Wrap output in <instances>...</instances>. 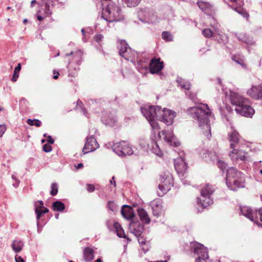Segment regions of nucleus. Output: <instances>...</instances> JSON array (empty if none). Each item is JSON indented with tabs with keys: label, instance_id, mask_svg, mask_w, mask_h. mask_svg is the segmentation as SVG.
Instances as JSON below:
<instances>
[{
	"label": "nucleus",
	"instance_id": "f257e3e1",
	"mask_svg": "<svg viewBox=\"0 0 262 262\" xmlns=\"http://www.w3.org/2000/svg\"><path fill=\"white\" fill-rule=\"evenodd\" d=\"M187 113L192 118L197 121L199 126L204 130V134L209 138L211 134V123L214 120V115L212 114L207 104H201L198 106L189 107Z\"/></svg>",
	"mask_w": 262,
	"mask_h": 262
},
{
	"label": "nucleus",
	"instance_id": "f03ea898",
	"mask_svg": "<svg viewBox=\"0 0 262 262\" xmlns=\"http://www.w3.org/2000/svg\"><path fill=\"white\" fill-rule=\"evenodd\" d=\"M226 183L229 189L236 191L237 188L244 187V176L236 168L230 167L227 170Z\"/></svg>",
	"mask_w": 262,
	"mask_h": 262
},
{
	"label": "nucleus",
	"instance_id": "7ed1b4c3",
	"mask_svg": "<svg viewBox=\"0 0 262 262\" xmlns=\"http://www.w3.org/2000/svg\"><path fill=\"white\" fill-rule=\"evenodd\" d=\"M210 19V28L203 29L202 31V34L206 38L213 37L218 41L224 43L228 42V37L221 31L220 24L215 22L214 17Z\"/></svg>",
	"mask_w": 262,
	"mask_h": 262
},
{
	"label": "nucleus",
	"instance_id": "20e7f679",
	"mask_svg": "<svg viewBox=\"0 0 262 262\" xmlns=\"http://www.w3.org/2000/svg\"><path fill=\"white\" fill-rule=\"evenodd\" d=\"M100 18L108 22L118 21L124 19V15L120 8L112 3L102 8Z\"/></svg>",
	"mask_w": 262,
	"mask_h": 262
},
{
	"label": "nucleus",
	"instance_id": "39448f33",
	"mask_svg": "<svg viewBox=\"0 0 262 262\" xmlns=\"http://www.w3.org/2000/svg\"><path fill=\"white\" fill-rule=\"evenodd\" d=\"M142 115L149 123L152 128L159 129V125L156 120H158L161 113V107L159 106H149L141 107Z\"/></svg>",
	"mask_w": 262,
	"mask_h": 262
},
{
	"label": "nucleus",
	"instance_id": "423d86ee",
	"mask_svg": "<svg viewBox=\"0 0 262 262\" xmlns=\"http://www.w3.org/2000/svg\"><path fill=\"white\" fill-rule=\"evenodd\" d=\"M66 56H70L68 65L69 75L75 77L80 69L79 66L81 63L82 53L80 50L71 52L70 54H66Z\"/></svg>",
	"mask_w": 262,
	"mask_h": 262
},
{
	"label": "nucleus",
	"instance_id": "0eeeda50",
	"mask_svg": "<svg viewBox=\"0 0 262 262\" xmlns=\"http://www.w3.org/2000/svg\"><path fill=\"white\" fill-rule=\"evenodd\" d=\"M215 190L213 185L207 184L203 187L201 191V196L198 198V203L203 208L211 205L213 203V200L211 195Z\"/></svg>",
	"mask_w": 262,
	"mask_h": 262
},
{
	"label": "nucleus",
	"instance_id": "6e6552de",
	"mask_svg": "<svg viewBox=\"0 0 262 262\" xmlns=\"http://www.w3.org/2000/svg\"><path fill=\"white\" fill-rule=\"evenodd\" d=\"M119 54L125 59L135 63L138 59V53L128 47L125 40H121L118 45Z\"/></svg>",
	"mask_w": 262,
	"mask_h": 262
},
{
	"label": "nucleus",
	"instance_id": "1a4fd4ad",
	"mask_svg": "<svg viewBox=\"0 0 262 262\" xmlns=\"http://www.w3.org/2000/svg\"><path fill=\"white\" fill-rule=\"evenodd\" d=\"M173 186V178L169 171L163 172L160 176L159 189L163 194L168 192Z\"/></svg>",
	"mask_w": 262,
	"mask_h": 262
},
{
	"label": "nucleus",
	"instance_id": "9d476101",
	"mask_svg": "<svg viewBox=\"0 0 262 262\" xmlns=\"http://www.w3.org/2000/svg\"><path fill=\"white\" fill-rule=\"evenodd\" d=\"M97 131L95 128H93L90 130V135L86 138V142L82 149L84 154L93 152L99 148V144L94 137V134L97 133Z\"/></svg>",
	"mask_w": 262,
	"mask_h": 262
},
{
	"label": "nucleus",
	"instance_id": "9b49d317",
	"mask_svg": "<svg viewBox=\"0 0 262 262\" xmlns=\"http://www.w3.org/2000/svg\"><path fill=\"white\" fill-rule=\"evenodd\" d=\"M113 150L119 156L131 155L134 152L129 143L125 141L114 144L113 146Z\"/></svg>",
	"mask_w": 262,
	"mask_h": 262
},
{
	"label": "nucleus",
	"instance_id": "f8f14e48",
	"mask_svg": "<svg viewBox=\"0 0 262 262\" xmlns=\"http://www.w3.org/2000/svg\"><path fill=\"white\" fill-rule=\"evenodd\" d=\"M160 116L158 118V120L164 122L167 125H170L173 122V119L176 116V113L174 111L164 108L161 109Z\"/></svg>",
	"mask_w": 262,
	"mask_h": 262
},
{
	"label": "nucleus",
	"instance_id": "ddd939ff",
	"mask_svg": "<svg viewBox=\"0 0 262 262\" xmlns=\"http://www.w3.org/2000/svg\"><path fill=\"white\" fill-rule=\"evenodd\" d=\"M158 136L160 138L163 137V139L170 146L177 147L180 145V142L176 139L171 130L159 132Z\"/></svg>",
	"mask_w": 262,
	"mask_h": 262
},
{
	"label": "nucleus",
	"instance_id": "4468645a",
	"mask_svg": "<svg viewBox=\"0 0 262 262\" xmlns=\"http://www.w3.org/2000/svg\"><path fill=\"white\" fill-rule=\"evenodd\" d=\"M235 111L237 114L249 118H251L255 113L254 110L249 105V101L248 99L246 100V102L235 107Z\"/></svg>",
	"mask_w": 262,
	"mask_h": 262
},
{
	"label": "nucleus",
	"instance_id": "2eb2a0df",
	"mask_svg": "<svg viewBox=\"0 0 262 262\" xmlns=\"http://www.w3.org/2000/svg\"><path fill=\"white\" fill-rule=\"evenodd\" d=\"M241 211L243 215L250 221L254 222L258 226H261L258 221V212L257 211H254L248 206H243L241 207Z\"/></svg>",
	"mask_w": 262,
	"mask_h": 262
},
{
	"label": "nucleus",
	"instance_id": "dca6fc26",
	"mask_svg": "<svg viewBox=\"0 0 262 262\" xmlns=\"http://www.w3.org/2000/svg\"><path fill=\"white\" fill-rule=\"evenodd\" d=\"M191 250L195 256H197L196 258L203 256L208 257L207 249L202 244L199 243L194 242L191 243Z\"/></svg>",
	"mask_w": 262,
	"mask_h": 262
},
{
	"label": "nucleus",
	"instance_id": "f3484780",
	"mask_svg": "<svg viewBox=\"0 0 262 262\" xmlns=\"http://www.w3.org/2000/svg\"><path fill=\"white\" fill-rule=\"evenodd\" d=\"M184 153L182 152L180 156L174 160V166L178 174H183L187 169V165L183 157Z\"/></svg>",
	"mask_w": 262,
	"mask_h": 262
},
{
	"label": "nucleus",
	"instance_id": "a211bd4d",
	"mask_svg": "<svg viewBox=\"0 0 262 262\" xmlns=\"http://www.w3.org/2000/svg\"><path fill=\"white\" fill-rule=\"evenodd\" d=\"M237 147H234L233 148H230L231 150L229 153V156L233 161H236L238 160L241 161H246L247 157L246 153L242 150H239Z\"/></svg>",
	"mask_w": 262,
	"mask_h": 262
},
{
	"label": "nucleus",
	"instance_id": "6ab92c4d",
	"mask_svg": "<svg viewBox=\"0 0 262 262\" xmlns=\"http://www.w3.org/2000/svg\"><path fill=\"white\" fill-rule=\"evenodd\" d=\"M149 68L151 74L158 73L163 69V62L161 61L160 58L154 57L151 59Z\"/></svg>",
	"mask_w": 262,
	"mask_h": 262
},
{
	"label": "nucleus",
	"instance_id": "aec40b11",
	"mask_svg": "<svg viewBox=\"0 0 262 262\" xmlns=\"http://www.w3.org/2000/svg\"><path fill=\"white\" fill-rule=\"evenodd\" d=\"M231 131L228 134V139L230 142V148H233L234 147H237L241 137L238 133L232 126H231Z\"/></svg>",
	"mask_w": 262,
	"mask_h": 262
},
{
	"label": "nucleus",
	"instance_id": "412c9836",
	"mask_svg": "<svg viewBox=\"0 0 262 262\" xmlns=\"http://www.w3.org/2000/svg\"><path fill=\"white\" fill-rule=\"evenodd\" d=\"M247 94L251 98L256 100H262V86L252 85L248 90Z\"/></svg>",
	"mask_w": 262,
	"mask_h": 262
},
{
	"label": "nucleus",
	"instance_id": "4be33fe9",
	"mask_svg": "<svg viewBox=\"0 0 262 262\" xmlns=\"http://www.w3.org/2000/svg\"><path fill=\"white\" fill-rule=\"evenodd\" d=\"M196 4L199 8L207 15L210 16L214 14V6L211 4L202 1H198Z\"/></svg>",
	"mask_w": 262,
	"mask_h": 262
},
{
	"label": "nucleus",
	"instance_id": "5701e85b",
	"mask_svg": "<svg viewBox=\"0 0 262 262\" xmlns=\"http://www.w3.org/2000/svg\"><path fill=\"white\" fill-rule=\"evenodd\" d=\"M230 100L233 105L237 107L242 105L243 103L246 102L247 99L244 98L238 93L230 91Z\"/></svg>",
	"mask_w": 262,
	"mask_h": 262
},
{
	"label": "nucleus",
	"instance_id": "b1692460",
	"mask_svg": "<svg viewBox=\"0 0 262 262\" xmlns=\"http://www.w3.org/2000/svg\"><path fill=\"white\" fill-rule=\"evenodd\" d=\"M151 207L153 215L156 217L160 216L162 213L163 208L161 200L160 199L154 200L151 202Z\"/></svg>",
	"mask_w": 262,
	"mask_h": 262
},
{
	"label": "nucleus",
	"instance_id": "393cba45",
	"mask_svg": "<svg viewBox=\"0 0 262 262\" xmlns=\"http://www.w3.org/2000/svg\"><path fill=\"white\" fill-rule=\"evenodd\" d=\"M129 230L132 233L134 234L136 237L142 235L144 227L143 225L139 222H132L129 225Z\"/></svg>",
	"mask_w": 262,
	"mask_h": 262
},
{
	"label": "nucleus",
	"instance_id": "a878e982",
	"mask_svg": "<svg viewBox=\"0 0 262 262\" xmlns=\"http://www.w3.org/2000/svg\"><path fill=\"white\" fill-rule=\"evenodd\" d=\"M234 36L241 42L247 45H253L255 41L251 36H247L244 33H234Z\"/></svg>",
	"mask_w": 262,
	"mask_h": 262
},
{
	"label": "nucleus",
	"instance_id": "bb28decb",
	"mask_svg": "<svg viewBox=\"0 0 262 262\" xmlns=\"http://www.w3.org/2000/svg\"><path fill=\"white\" fill-rule=\"evenodd\" d=\"M230 1L236 4V7H233V9L235 11L241 14L244 18H247L249 17V14L242 8L244 5V0H230Z\"/></svg>",
	"mask_w": 262,
	"mask_h": 262
},
{
	"label": "nucleus",
	"instance_id": "cd10ccee",
	"mask_svg": "<svg viewBox=\"0 0 262 262\" xmlns=\"http://www.w3.org/2000/svg\"><path fill=\"white\" fill-rule=\"evenodd\" d=\"M101 120L102 123L106 126H113L117 122L116 117L112 114H107L106 113L102 114Z\"/></svg>",
	"mask_w": 262,
	"mask_h": 262
},
{
	"label": "nucleus",
	"instance_id": "c85d7f7f",
	"mask_svg": "<svg viewBox=\"0 0 262 262\" xmlns=\"http://www.w3.org/2000/svg\"><path fill=\"white\" fill-rule=\"evenodd\" d=\"M121 212L123 217L127 220H132L135 216L133 208L127 205L122 206Z\"/></svg>",
	"mask_w": 262,
	"mask_h": 262
},
{
	"label": "nucleus",
	"instance_id": "c756f323",
	"mask_svg": "<svg viewBox=\"0 0 262 262\" xmlns=\"http://www.w3.org/2000/svg\"><path fill=\"white\" fill-rule=\"evenodd\" d=\"M150 144H151V150L153 153L155 155L158 156L159 157H161L163 155L162 151L160 148L159 144L158 142L154 139L152 138L150 139Z\"/></svg>",
	"mask_w": 262,
	"mask_h": 262
},
{
	"label": "nucleus",
	"instance_id": "7c9ffc66",
	"mask_svg": "<svg viewBox=\"0 0 262 262\" xmlns=\"http://www.w3.org/2000/svg\"><path fill=\"white\" fill-rule=\"evenodd\" d=\"M83 258L86 262H91L94 258V251L91 248L87 247L83 250Z\"/></svg>",
	"mask_w": 262,
	"mask_h": 262
},
{
	"label": "nucleus",
	"instance_id": "2f4dec72",
	"mask_svg": "<svg viewBox=\"0 0 262 262\" xmlns=\"http://www.w3.org/2000/svg\"><path fill=\"white\" fill-rule=\"evenodd\" d=\"M11 247L15 253L20 252L24 246V244L21 240L16 239L12 241Z\"/></svg>",
	"mask_w": 262,
	"mask_h": 262
},
{
	"label": "nucleus",
	"instance_id": "473e14b6",
	"mask_svg": "<svg viewBox=\"0 0 262 262\" xmlns=\"http://www.w3.org/2000/svg\"><path fill=\"white\" fill-rule=\"evenodd\" d=\"M138 215L142 222L146 224L150 223V220L146 211L143 208H138L137 210Z\"/></svg>",
	"mask_w": 262,
	"mask_h": 262
},
{
	"label": "nucleus",
	"instance_id": "72a5a7b5",
	"mask_svg": "<svg viewBox=\"0 0 262 262\" xmlns=\"http://www.w3.org/2000/svg\"><path fill=\"white\" fill-rule=\"evenodd\" d=\"M176 81L178 86H179L181 89L185 90H189L190 89L191 85L189 82L180 77H178L177 78Z\"/></svg>",
	"mask_w": 262,
	"mask_h": 262
},
{
	"label": "nucleus",
	"instance_id": "f704fd0d",
	"mask_svg": "<svg viewBox=\"0 0 262 262\" xmlns=\"http://www.w3.org/2000/svg\"><path fill=\"white\" fill-rule=\"evenodd\" d=\"M134 64L136 67V68L139 72L142 73L143 71L146 69L147 63L144 60H138V58L136 60L135 63H133Z\"/></svg>",
	"mask_w": 262,
	"mask_h": 262
},
{
	"label": "nucleus",
	"instance_id": "c9c22d12",
	"mask_svg": "<svg viewBox=\"0 0 262 262\" xmlns=\"http://www.w3.org/2000/svg\"><path fill=\"white\" fill-rule=\"evenodd\" d=\"M53 210L57 212H62L65 209L64 204L60 201H56L52 204Z\"/></svg>",
	"mask_w": 262,
	"mask_h": 262
},
{
	"label": "nucleus",
	"instance_id": "e433bc0d",
	"mask_svg": "<svg viewBox=\"0 0 262 262\" xmlns=\"http://www.w3.org/2000/svg\"><path fill=\"white\" fill-rule=\"evenodd\" d=\"M148 10L147 9L141 10L138 12V16L140 17V16L145 13L144 16L145 17V18H147L149 20L151 21H155V18L156 17V15H155L154 13H152V14L148 13Z\"/></svg>",
	"mask_w": 262,
	"mask_h": 262
},
{
	"label": "nucleus",
	"instance_id": "4c0bfd02",
	"mask_svg": "<svg viewBox=\"0 0 262 262\" xmlns=\"http://www.w3.org/2000/svg\"><path fill=\"white\" fill-rule=\"evenodd\" d=\"M114 227L117 232V235L119 237H122V238L126 237L124 230L119 223H118V222L114 223Z\"/></svg>",
	"mask_w": 262,
	"mask_h": 262
},
{
	"label": "nucleus",
	"instance_id": "58836bf2",
	"mask_svg": "<svg viewBox=\"0 0 262 262\" xmlns=\"http://www.w3.org/2000/svg\"><path fill=\"white\" fill-rule=\"evenodd\" d=\"M141 0H122L123 4L128 7H135L140 2Z\"/></svg>",
	"mask_w": 262,
	"mask_h": 262
},
{
	"label": "nucleus",
	"instance_id": "ea45409f",
	"mask_svg": "<svg viewBox=\"0 0 262 262\" xmlns=\"http://www.w3.org/2000/svg\"><path fill=\"white\" fill-rule=\"evenodd\" d=\"M162 38L165 41H172L173 38V35L168 31H163L161 35Z\"/></svg>",
	"mask_w": 262,
	"mask_h": 262
},
{
	"label": "nucleus",
	"instance_id": "a19ab883",
	"mask_svg": "<svg viewBox=\"0 0 262 262\" xmlns=\"http://www.w3.org/2000/svg\"><path fill=\"white\" fill-rule=\"evenodd\" d=\"M27 122L30 125H31V126L34 125L37 127H39L41 124V121L38 119L32 120L30 119H28L27 120Z\"/></svg>",
	"mask_w": 262,
	"mask_h": 262
},
{
	"label": "nucleus",
	"instance_id": "79ce46f5",
	"mask_svg": "<svg viewBox=\"0 0 262 262\" xmlns=\"http://www.w3.org/2000/svg\"><path fill=\"white\" fill-rule=\"evenodd\" d=\"M108 209L112 212H115L118 210V206L113 201H108L107 204Z\"/></svg>",
	"mask_w": 262,
	"mask_h": 262
},
{
	"label": "nucleus",
	"instance_id": "37998d69",
	"mask_svg": "<svg viewBox=\"0 0 262 262\" xmlns=\"http://www.w3.org/2000/svg\"><path fill=\"white\" fill-rule=\"evenodd\" d=\"M51 190L50 191V194L52 196L56 195L58 193V187L57 183H53L51 184Z\"/></svg>",
	"mask_w": 262,
	"mask_h": 262
},
{
	"label": "nucleus",
	"instance_id": "c03bdc74",
	"mask_svg": "<svg viewBox=\"0 0 262 262\" xmlns=\"http://www.w3.org/2000/svg\"><path fill=\"white\" fill-rule=\"evenodd\" d=\"M232 59L235 62L240 64L244 69H246L247 68L246 64L245 63L244 60L243 59L235 56L233 57Z\"/></svg>",
	"mask_w": 262,
	"mask_h": 262
},
{
	"label": "nucleus",
	"instance_id": "a18cd8bd",
	"mask_svg": "<svg viewBox=\"0 0 262 262\" xmlns=\"http://www.w3.org/2000/svg\"><path fill=\"white\" fill-rule=\"evenodd\" d=\"M103 39V36L102 34H98L95 35L94 39L97 42L99 45H101Z\"/></svg>",
	"mask_w": 262,
	"mask_h": 262
},
{
	"label": "nucleus",
	"instance_id": "49530a36",
	"mask_svg": "<svg viewBox=\"0 0 262 262\" xmlns=\"http://www.w3.org/2000/svg\"><path fill=\"white\" fill-rule=\"evenodd\" d=\"M43 11L45 14V17L49 16L52 14L51 11L50 9V6L48 4L45 5Z\"/></svg>",
	"mask_w": 262,
	"mask_h": 262
},
{
	"label": "nucleus",
	"instance_id": "de8ad7c7",
	"mask_svg": "<svg viewBox=\"0 0 262 262\" xmlns=\"http://www.w3.org/2000/svg\"><path fill=\"white\" fill-rule=\"evenodd\" d=\"M217 165L218 167L220 168L223 171H224L226 168L227 167L226 164L221 160L217 161Z\"/></svg>",
	"mask_w": 262,
	"mask_h": 262
},
{
	"label": "nucleus",
	"instance_id": "09e8293b",
	"mask_svg": "<svg viewBox=\"0 0 262 262\" xmlns=\"http://www.w3.org/2000/svg\"><path fill=\"white\" fill-rule=\"evenodd\" d=\"M195 262H212L210 259H209L208 257H205V256L203 257H199V258H196Z\"/></svg>",
	"mask_w": 262,
	"mask_h": 262
},
{
	"label": "nucleus",
	"instance_id": "8fccbe9b",
	"mask_svg": "<svg viewBox=\"0 0 262 262\" xmlns=\"http://www.w3.org/2000/svg\"><path fill=\"white\" fill-rule=\"evenodd\" d=\"M12 179L14 181H15V182L13 183L12 185L15 188H17L20 183V181L16 178V177L14 175H12Z\"/></svg>",
	"mask_w": 262,
	"mask_h": 262
},
{
	"label": "nucleus",
	"instance_id": "3c124183",
	"mask_svg": "<svg viewBox=\"0 0 262 262\" xmlns=\"http://www.w3.org/2000/svg\"><path fill=\"white\" fill-rule=\"evenodd\" d=\"M35 212L36 214V219L37 221V222H38L40 217L43 213L42 212V211H41V210L37 208H35Z\"/></svg>",
	"mask_w": 262,
	"mask_h": 262
},
{
	"label": "nucleus",
	"instance_id": "603ef678",
	"mask_svg": "<svg viewBox=\"0 0 262 262\" xmlns=\"http://www.w3.org/2000/svg\"><path fill=\"white\" fill-rule=\"evenodd\" d=\"M43 150L46 152H49L51 151L52 147L49 144H46L43 146Z\"/></svg>",
	"mask_w": 262,
	"mask_h": 262
},
{
	"label": "nucleus",
	"instance_id": "864d4df0",
	"mask_svg": "<svg viewBox=\"0 0 262 262\" xmlns=\"http://www.w3.org/2000/svg\"><path fill=\"white\" fill-rule=\"evenodd\" d=\"M6 130V126L4 124H0V138L2 137Z\"/></svg>",
	"mask_w": 262,
	"mask_h": 262
},
{
	"label": "nucleus",
	"instance_id": "5fc2aeb1",
	"mask_svg": "<svg viewBox=\"0 0 262 262\" xmlns=\"http://www.w3.org/2000/svg\"><path fill=\"white\" fill-rule=\"evenodd\" d=\"M86 189H87V190L89 192H92L95 190V188L93 185L90 184H86Z\"/></svg>",
	"mask_w": 262,
	"mask_h": 262
},
{
	"label": "nucleus",
	"instance_id": "6e6d98bb",
	"mask_svg": "<svg viewBox=\"0 0 262 262\" xmlns=\"http://www.w3.org/2000/svg\"><path fill=\"white\" fill-rule=\"evenodd\" d=\"M43 203L42 201H38L35 204V208H37L40 210L41 208H43Z\"/></svg>",
	"mask_w": 262,
	"mask_h": 262
},
{
	"label": "nucleus",
	"instance_id": "4d7b16f0",
	"mask_svg": "<svg viewBox=\"0 0 262 262\" xmlns=\"http://www.w3.org/2000/svg\"><path fill=\"white\" fill-rule=\"evenodd\" d=\"M138 238V242L140 244V245H144L146 244V241L145 239L141 235L138 237H137Z\"/></svg>",
	"mask_w": 262,
	"mask_h": 262
},
{
	"label": "nucleus",
	"instance_id": "13d9d810",
	"mask_svg": "<svg viewBox=\"0 0 262 262\" xmlns=\"http://www.w3.org/2000/svg\"><path fill=\"white\" fill-rule=\"evenodd\" d=\"M15 262H26L25 260L20 256L16 255L15 256Z\"/></svg>",
	"mask_w": 262,
	"mask_h": 262
},
{
	"label": "nucleus",
	"instance_id": "bf43d9fd",
	"mask_svg": "<svg viewBox=\"0 0 262 262\" xmlns=\"http://www.w3.org/2000/svg\"><path fill=\"white\" fill-rule=\"evenodd\" d=\"M18 76H19L18 73L16 72V71H14L13 77L12 78V81H16L17 78L18 77Z\"/></svg>",
	"mask_w": 262,
	"mask_h": 262
},
{
	"label": "nucleus",
	"instance_id": "052dcab7",
	"mask_svg": "<svg viewBox=\"0 0 262 262\" xmlns=\"http://www.w3.org/2000/svg\"><path fill=\"white\" fill-rule=\"evenodd\" d=\"M47 141L49 144H53L54 142V140L51 137V136H49L47 139Z\"/></svg>",
	"mask_w": 262,
	"mask_h": 262
},
{
	"label": "nucleus",
	"instance_id": "680f3d73",
	"mask_svg": "<svg viewBox=\"0 0 262 262\" xmlns=\"http://www.w3.org/2000/svg\"><path fill=\"white\" fill-rule=\"evenodd\" d=\"M21 70V65L20 63H18L17 66L15 68L14 71L16 72L19 73Z\"/></svg>",
	"mask_w": 262,
	"mask_h": 262
},
{
	"label": "nucleus",
	"instance_id": "e2e57ef3",
	"mask_svg": "<svg viewBox=\"0 0 262 262\" xmlns=\"http://www.w3.org/2000/svg\"><path fill=\"white\" fill-rule=\"evenodd\" d=\"M53 73L54 74L53 78L55 79H57L58 77L59 73L58 72H56L55 70H53Z\"/></svg>",
	"mask_w": 262,
	"mask_h": 262
},
{
	"label": "nucleus",
	"instance_id": "0e129e2a",
	"mask_svg": "<svg viewBox=\"0 0 262 262\" xmlns=\"http://www.w3.org/2000/svg\"><path fill=\"white\" fill-rule=\"evenodd\" d=\"M45 17V16H41V15H40L39 14V12L37 13V19L39 21H41L42 20H43V19Z\"/></svg>",
	"mask_w": 262,
	"mask_h": 262
},
{
	"label": "nucleus",
	"instance_id": "69168bd1",
	"mask_svg": "<svg viewBox=\"0 0 262 262\" xmlns=\"http://www.w3.org/2000/svg\"><path fill=\"white\" fill-rule=\"evenodd\" d=\"M114 179H115V177H113L112 180H111L110 181V183L111 184L114 185V187H116V182H115V181L114 180Z\"/></svg>",
	"mask_w": 262,
	"mask_h": 262
},
{
	"label": "nucleus",
	"instance_id": "338daca9",
	"mask_svg": "<svg viewBox=\"0 0 262 262\" xmlns=\"http://www.w3.org/2000/svg\"><path fill=\"white\" fill-rule=\"evenodd\" d=\"M81 32H82V35L83 36V37L82 38L83 41L84 42H86V40L85 39V32H84V29H81Z\"/></svg>",
	"mask_w": 262,
	"mask_h": 262
},
{
	"label": "nucleus",
	"instance_id": "774afa93",
	"mask_svg": "<svg viewBox=\"0 0 262 262\" xmlns=\"http://www.w3.org/2000/svg\"><path fill=\"white\" fill-rule=\"evenodd\" d=\"M258 215L259 216L260 221L262 222V210L259 211Z\"/></svg>",
	"mask_w": 262,
	"mask_h": 262
}]
</instances>
